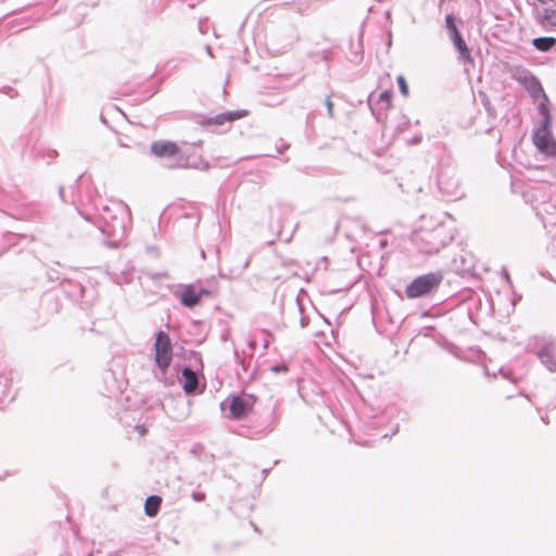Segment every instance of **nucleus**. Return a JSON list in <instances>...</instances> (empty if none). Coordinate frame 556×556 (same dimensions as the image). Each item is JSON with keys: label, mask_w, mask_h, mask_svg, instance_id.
Listing matches in <instances>:
<instances>
[{"label": "nucleus", "mask_w": 556, "mask_h": 556, "mask_svg": "<svg viewBox=\"0 0 556 556\" xmlns=\"http://www.w3.org/2000/svg\"><path fill=\"white\" fill-rule=\"evenodd\" d=\"M79 216L73 219L74 230L70 232L71 237H83L89 235L94 226L106 237L119 241L127 232L130 223V212L128 206L121 201H112L104 205L100 212L98 222L94 224L89 216Z\"/></svg>", "instance_id": "1"}, {"label": "nucleus", "mask_w": 556, "mask_h": 556, "mask_svg": "<svg viewBox=\"0 0 556 556\" xmlns=\"http://www.w3.org/2000/svg\"><path fill=\"white\" fill-rule=\"evenodd\" d=\"M150 150L151 153L157 157L170 160V167H199L197 162H190L185 157L186 152L182 151L175 142L167 140L153 141Z\"/></svg>", "instance_id": "2"}, {"label": "nucleus", "mask_w": 556, "mask_h": 556, "mask_svg": "<svg viewBox=\"0 0 556 556\" xmlns=\"http://www.w3.org/2000/svg\"><path fill=\"white\" fill-rule=\"evenodd\" d=\"M530 352L536 355L542 365L556 372V341L546 337H533L528 342Z\"/></svg>", "instance_id": "3"}, {"label": "nucleus", "mask_w": 556, "mask_h": 556, "mask_svg": "<svg viewBox=\"0 0 556 556\" xmlns=\"http://www.w3.org/2000/svg\"><path fill=\"white\" fill-rule=\"evenodd\" d=\"M443 280L441 273H428L416 277L405 288V295L408 299H417L420 296L429 295L437 291Z\"/></svg>", "instance_id": "4"}, {"label": "nucleus", "mask_w": 556, "mask_h": 556, "mask_svg": "<svg viewBox=\"0 0 556 556\" xmlns=\"http://www.w3.org/2000/svg\"><path fill=\"white\" fill-rule=\"evenodd\" d=\"M173 359V350L172 342L167 333L164 331H159L156 333V339L154 342V361L157 366L160 372L155 374V377L164 381L165 383V374L167 368L169 367Z\"/></svg>", "instance_id": "5"}, {"label": "nucleus", "mask_w": 556, "mask_h": 556, "mask_svg": "<svg viewBox=\"0 0 556 556\" xmlns=\"http://www.w3.org/2000/svg\"><path fill=\"white\" fill-rule=\"evenodd\" d=\"M510 76L526 89L533 100H538L541 97L547 99L541 81L528 68L521 65L514 66L510 70Z\"/></svg>", "instance_id": "6"}, {"label": "nucleus", "mask_w": 556, "mask_h": 556, "mask_svg": "<svg viewBox=\"0 0 556 556\" xmlns=\"http://www.w3.org/2000/svg\"><path fill=\"white\" fill-rule=\"evenodd\" d=\"M438 187L450 199H460L464 190L454 168H442L438 175Z\"/></svg>", "instance_id": "7"}, {"label": "nucleus", "mask_w": 556, "mask_h": 556, "mask_svg": "<svg viewBox=\"0 0 556 556\" xmlns=\"http://www.w3.org/2000/svg\"><path fill=\"white\" fill-rule=\"evenodd\" d=\"M419 239L425 243L421 247L422 252L432 254L444 248L452 238L440 226L430 231H421Z\"/></svg>", "instance_id": "8"}, {"label": "nucleus", "mask_w": 556, "mask_h": 556, "mask_svg": "<svg viewBox=\"0 0 556 556\" xmlns=\"http://www.w3.org/2000/svg\"><path fill=\"white\" fill-rule=\"evenodd\" d=\"M250 264V258L240 252L231 254L220 267V276L229 279L240 277Z\"/></svg>", "instance_id": "9"}, {"label": "nucleus", "mask_w": 556, "mask_h": 556, "mask_svg": "<svg viewBox=\"0 0 556 556\" xmlns=\"http://www.w3.org/2000/svg\"><path fill=\"white\" fill-rule=\"evenodd\" d=\"M445 23L453 45L455 49L459 52V58L463 59L464 61L472 62L470 51L455 24V17L452 14H447L445 17Z\"/></svg>", "instance_id": "10"}, {"label": "nucleus", "mask_w": 556, "mask_h": 556, "mask_svg": "<svg viewBox=\"0 0 556 556\" xmlns=\"http://www.w3.org/2000/svg\"><path fill=\"white\" fill-rule=\"evenodd\" d=\"M533 142L535 147L546 155H556V143L551 140L545 129H539L534 132Z\"/></svg>", "instance_id": "11"}, {"label": "nucleus", "mask_w": 556, "mask_h": 556, "mask_svg": "<svg viewBox=\"0 0 556 556\" xmlns=\"http://www.w3.org/2000/svg\"><path fill=\"white\" fill-rule=\"evenodd\" d=\"M247 115V111L238 110L217 114L215 117L206 118L201 122L202 125H224L226 122H232Z\"/></svg>", "instance_id": "12"}, {"label": "nucleus", "mask_w": 556, "mask_h": 556, "mask_svg": "<svg viewBox=\"0 0 556 556\" xmlns=\"http://www.w3.org/2000/svg\"><path fill=\"white\" fill-rule=\"evenodd\" d=\"M229 409L232 418L242 419L248 415L250 406L249 403L242 397L235 396L230 402Z\"/></svg>", "instance_id": "13"}, {"label": "nucleus", "mask_w": 556, "mask_h": 556, "mask_svg": "<svg viewBox=\"0 0 556 556\" xmlns=\"http://www.w3.org/2000/svg\"><path fill=\"white\" fill-rule=\"evenodd\" d=\"M535 21L543 27H556V9L544 8L536 11Z\"/></svg>", "instance_id": "14"}, {"label": "nucleus", "mask_w": 556, "mask_h": 556, "mask_svg": "<svg viewBox=\"0 0 556 556\" xmlns=\"http://www.w3.org/2000/svg\"><path fill=\"white\" fill-rule=\"evenodd\" d=\"M182 388L187 394H193L198 390L199 379L197 374L189 367L182 369Z\"/></svg>", "instance_id": "15"}, {"label": "nucleus", "mask_w": 556, "mask_h": 556, "mask_svg": "<svg viewBox=\"0 0 556 556\" xmlns=\"http://www.w3.org/2000/svg\"><path fill=\"white\" fill-rule=\"evenodd\" d=\"M180 302L184 306L189 308L197 306L200 303V299L197 294V286H186L180 293Z\"/></svg>", "instance_id": "16"}, {"label": "nucleus", "mask_w": 556, "mask_h": 556, "mask_svg": "<svg viewBox=\"0 0 556 556\" xmlns=\"http://www.w3.org/2000/svg\"><path fill=\"white\" fill-rule=\"evenodd\" d=\"M555 45V37H536L532 40V46L541 52L549 51Z\"/></svg>", "instance_id": "17"}, {"label": "nucleus", "mask_w": 556, "mask_h": 556, "mask_svg": "<svg viewBox=\"0 0 556 556\" xmlns=\"http://www.w3.org/2000/svg\"><path fill=\"white\" fill-rule=\"evenodd\" d=\"M162 500L157 495H150L144 503V513L149 517H153L157 514Z\"/></svg>", "instance_id": "18"}, {"label": "nucleus", "mask_w": 556, "mask_h": 556, "mask_svg": "<svg viewBox=\"0 0 556 556\" xmlns=\"http://www.w3.org/2000/svg\"><path fill=\"white\" fill-rule=\"evenodd\" d=\"M216 292V288H204V287H197V294L199 299L201 300L203 296H211Z\"/></svg>", "instance_id": "19"}, {"label": "nucleus", "mask_w": 556, "mask_h": 556, "mask_svg": "<svg viewBox=\"0 0 556 556\" xmlns=\"http://www.w3.org/2000/svg\"><path fill=\"white\" fill-rule=\"evenodd\" d=\"M396 80H397V85H399L401 93L403 96L407 97L408 96V86L406 84L405 78L400 75Z\"/></svg>", "instance_id": "20"}, {"label": "nucleus", "mask_w": 556, "mask_h": 556, "mask_svg": "<svg viewBox=\"0 0 556 556\" xmlns=\"http://www.w3.org/2000/svg\"><path fill=\"white\" fill-rule=\"evenodd\" d=\"M270 370L275 374H280V372H287L289 369H288V366L285 365V364H281V365H274L270 367Z\"/></svg>", "instance_id": "21"}, {"label": "nucleus", "mask_w": 556, "mask_h": 556, "mask_svg": "<svg viewBox=\"0 0 556 556\" xmlns=\"http://www.w3.org/2000/svg\"><path fill=\"white\" fill-rule=\"evenodd\" d=\"M391 97H392L391 92L386 90V91L380 93L379 100L381 102H386L387 104H389L390 101H391Z\"/></svg>", "instance_id": "22"}, {"label": "nucleus", "mask_w": 556, "mask_h": 556, "mask_svg": "<svg viewBox=\"0 0 556 556\" xmlns=\"http://www.w3.org/2000/svg\"><path fill=\"white\" fill-rule=\"evenodd\" d=\"M59 195H60V199L64 202V203H70L72 202V199H70L66 193H65V189L64 187H59Z\"/></svg>", "instance_id": "23"}, {"label": "nucleus", "mask_w": 556, "mask_h": 556, "mask_svg": "<svg viewBox=\"0 0 556 556\" xmlns=\"http://www.w3.org/2000/svg\"><path fill=\"white\" fill-rule=\"evenodd\" d=\"M326 106H327L328 116L332 117L333 116V103L331 102L330 98L326 99Z\"/></svg>", "instance_id": "24"}, {"label": "nucleus", "mask_w": 556, "mask_h": 556, "mask_svg": "<svg viewBox=\"0 0 556 556\" xmlns=\"http://www.w3.org/2000/svg\"><path fill=\"white\" fill-rule=\"evenodd\" d=\"M192 498L195 501V502H203L205 500V494L203 492H193L192 493Z\"/></svg>", "instance_id": "25"}, {"label": "nucleus", "mask_w": 556, "mask_h": 556, "mask_svg": "<svg viewBox=\"0 0 556 556\" xmlns=\"http://www.w3.org/2000/svg\"><path fill=\"white\" fill-rule=\"evenodd\" d=\"M235 355H236V358H237L238 363L241 365L242 370L243 371H248V367H247L244 361L240 357L238 351H235Z\"/></svg>", "instance_id": "26"}, {"label": "nucleus", "mask_w": 556, "mask_h": 556, "mask_svg": "<svg viewBox=\"0 0 556 556\" xmlns=\"http://www.w3.org/2000/svg\"><path fill=\"white\" fill-rule=\"evenodd\" d=\"M287 149H288V146H287V144H283L281 148H278V149H277V153H278V154H281V153H282L285 150H287Z\"/></svg>", "instance_id": "27"}, {"label": "nucleus", "mask_w": 556, "mask_h": 556, "mask_svg": "<svg viewBox=\"0 0 556 556\" xmlns=\"http://www.w3.org/2000/svg\"><path fill=\"white\" fill-rule=\"evenodd\" d=\"M420 140H421V137H414L410 142L414 144H417L420 142Z\"/></svg>", "instance_id": "28"}, {"label": "nucleus", "mask_w": 556, "mask_h": 556, "mask_svg": "<svg viewBox=\"0 0 556 556\" xmlns=\"http://www.w3.org/2000/svg\"><path fill=\"white\" fill-rule=\"evenodd\" d=\"M504 278H505L507 281L509 280V275H508V273H507V271H505V274H504Z\"/></svg>", "instance_id": "29"}, {"label": "nucleus", "mask_w": 556, "mask_h": 556, "mask_svg": "<svg viewBox=\"0 0 556 556\" xmlns=\"http://www.w3.org/2000/svg\"><path fill=\"white\" fill-rule=\"evenodd\" d=\"M249 345L251 349H254L255 342H250Z\"/></svg>", "instance_id": "30"}, {"label": "nucleus", "mask_w": 556, "mask_h": 556, "mask_svg": "<svg viewBox=\"0 0 556 556\" xmlns=\"http://www.w3.org/2000/svg\"><path fill=\"white\" fill-rule=\"evenodd\" d=\"M486 110H488V112L491 114V112H492L491 106H489V105H488V106H486Z\"/></svg>", "instance_id": "31"}, {"label": "nucleus", "mask_w": 556, "mask_h": 556, "mask_svg": "<svg viewBox=\"0 0 556 556\" xmlns=\"http://www.w3.org/2000/svg\"><path fill=\"white\" fill-rule=\"evenodd\" d=\"M204 169H207L208 168V163H204Z\"/></svg>", "instance_id": "32"}, {"label": "nucleus", "mask_w": 556, "mask_h": 556, "mask_svg": "<svg viewBox=\"0 0 556 556\" xmlns=\"http://www.w3.org/2000/svg\"><path fill=\"white\" fill-rule=\"evenodd\" d=\"M78 180H80V177H77V180L74 181V185H77Z\"/></svg>", "instance_id": "33"}, {"label": "nucleus", "mask_w": 556, "mask_h": 556, "mask_svg": "<svg viewBox=\"0 0 556 556\" xmlns=\"http://www.w3.org/2000/svg\"><path fill=\"white\" fill-rule=\"evenodd\" d=\"M78 180H80V177H77V180L74 181V185H77Z\"/></svg>", "instance_id": "34"}, {"label": "nucleus", "mask_w": 556, "mask_h": 556, "mask_svg": "<svg viewBox=\"0 0 556 556\" xmlns=\"http://www.w3.org/2000/svg\"><path fill=\"white\" fill-rule=\"evenodd\" d=\"M78 180H80V177H77V180L74 181V185H77Z\"/></svg>", "instance_id": "35"}, {"label": "nucleus", "mask_w": 556, "mask_h": 556, "mask_svg": "<svg viewBox=\"0 0 556 556\" xmlns=\"http://www.w3.org/2000/svg\"><path fill=\"white\" fill-rule=\"evenodd\" d=\"M201 255H202L203 258H205V252L204 251H202Z\"/></svg>", "instance_id": "36"}, {"label": "nucleus", "mask_w": 556, "mask_h": 556, "mask_svg": "<svg viewBox=\"0 0 556 556\" xmlns=\"http://www.w3.org/2000/svg\"><path fill=\"white\" fill-rule=\"evenodd\" d=\"M140 433H141V434H143V433H144V429H143V428H141V429H140Z\"/></svg>", "instance_id": "37"}]
</instances>
